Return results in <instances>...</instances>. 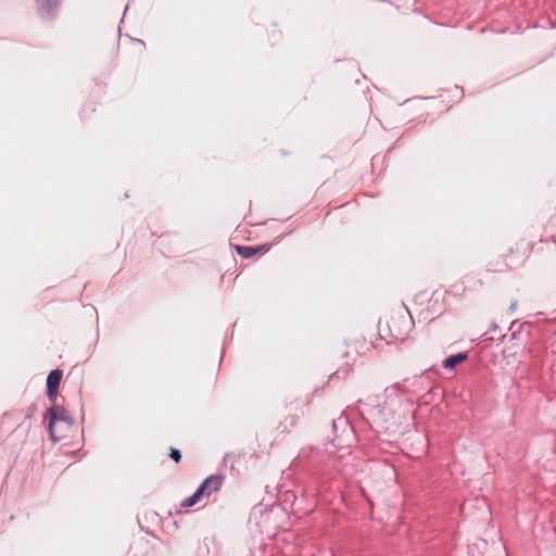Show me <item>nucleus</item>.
Wrapping results in <instances>:
<instances>
[{
	"mask_svg": "<svg viewBox=\"0 0 556 556\" xmlns=\"http://www.w3.org/2000/svg\"><path fill=\"white\" fill-rule=\"evenodd\" d=\"M169 457L175 462V463H179L180 459H181V453L178 448H175V447H172L170 448V454H169Z\"/></svg>",
	"mask_w": 556,
	"mask_h": 556,
	"instance_id": "nucleus-10",
	"label": "nucleus"
},
{
	"mask_svg": "<svg viewBox=\"0 0 556 556\" xmlns=\"http://www.w3.org/2000/svg\"><path fill=\"white\" fill-rule=\"evenodd\" d=\"M201 497H203L201 493L198 490H195V492L192 495L185 498L180 505L181 507L185 508L192 507L200 501Z\"/></svg>",
	"mask_w": 556,
	"mask_h": 556,
	"instance_id": "nucleus-9",
	"label": "nucleus"
},
{
	"mask_svg": "<svg viewBox=\"0 0 556 556\" xmlns=\"http://www.w3.org/2000/svg\"><path fill=\"white\" fill-rule=\"evenodd\" d=\"M516 307H517V301H514V302L510 304V306H509V308H508V312H509V313H514V312H515V309H516Z\"/></svg>",
	"mask_w": 556,
	"mask_h": 556,
	"instance_id": "nucleus-11",
	"label": "nucleus"
},
{
	"mask_svg": "<svg viewBox=\"0 0 556 556\" xmlns=\"http://www.w3.org/2000/svg\"><path fill=\"white\" fill-rule=\"evenodd\" d=\"M353 412L357 413L356 409L350 410L348 408L346 412H342V414L332 421L333 438L326 447L329 460L336 462L343 459L345 455H350V448L356 442V434L350 421V417L348 416V413L351 414Z\"/></svg>",
	"mask_w": 556,
	"mask_h": 556,
	"instance_id": "nucleus-2",
	"label": "nucleus"
},
{
	"mask_svg": "<svg viewBox=\"0 0 556 556\" xmlns=\"http://www.w3.org/2000/svg\"><path fill=\"white\" fill-rule=\"evenodd\" d=\"M61 0H35L36 13L45 21L53 20L59 10Z\"/></svg>",
	"mask_w": 556,
	"mask_h": 556,
	"instance_id": "nucleus-4",
	"label": "nucleus"
},
{
	"mask_svg": "<svg viewBox=\"0 0 556 556\" xmlns=\"http://www.w3.org/2000/svg\"><path fill=\"white\" fill-rule=\"evenodd\" d=\"M331 469H333V470H336V471H339V470H340V468H339L337 465H332V466H331Z\"/></svg>",
	"mask_w": 556,
	"mask_h": 556,
	"instance_id": "nucleus-12",
	"label": "nucleus"
},
{
	"mask_svg": "<svg viewBox=\"0 0 556 556\" xmlns=\"http://www.w3.org/2000/svg\"><path fill=\"white\" fill-rule=\"evenodd\" d=\"M45 420H48V431L51 440L59 442L65 438V434H58L56 428L60 426L66 430H71L75 420L70 412L62 405H52L45 413Z\"/></svg>",
	"mask_w": 556,
	"mask_h": 556,
	"instance_id": "nucleus-3",
	"label": "nucleus"
},
{
	"mask_svg": "<svg viewBox=\"0 0 556 556\" xmlns=\"http://www.w3.org/2000/svg\"><path fill=\"white\" fill-rule=\"evenodd\" d=\"M223 481L224 477L222 475H211L202 481L197 490L202 496L208 497L222 488Z\"/></svg>",
	"mask_w": 556,
	"mask_h": 556,
	"instance_id": "nucleus-5",
	"label": "nucleus"
},
{
	"mask_svg": "<svg viewBox=\"0 0 556 556\" xmlns=\"http://www.w3.org/2000/svg\"><path fill=\"white\" fill-rule=\"evenodd\" d=\"M63 371L61 369H53L47 377V396L50 400H55L59 394V386L62 380Z\"/></svg>",
	"mask_w": 556,
	"mask_h": 556,
	"instance_id": "nucleus-6",
	"label": "nucleus"
},
{
	"mask_svg": "<svg viewBox=\"0 0 556 556\" xmlns=\"http://www.w3.org/2000/svg\"><path fill=\"white\" fill-rule=\"evenodd\" d=\"M263 247H251V245H236V252L243 258H251L254 256Z\"/></svg>",
	"mask_w": 556,
	"mask_h": 556,
	"instance_id": "nucleus-8",
	"label": "nucleus"
},
{
	"mask_svg": "<svg viewBox=\"0 0 556 556\" xmlns=\"http://www.w3.org/2000/svg\"><path fill=\"white\" fill-rule=\"evenodd\" d=\"M468 358V354L460 352L452 354L442 362V366L445 369H454L458 364L465 362Z\"/></svg>",
	"mask_w": 556,
	"mask_h": 556,
	"instance_id": "nucleus-7",
	"label": "nucleus"
},
{
	"mask_svg": "<svg viewBox=\"0 0 556 556\" xmlns=\"http://www.w3.org/2000/svg\"><path fill=\"white\" fill-rule=\"evenodd\" d=\"M349 409H356L363 420L371 428H377V431L394 430L414 414L413 401L397 384L386 388L380 395L358 400L357 404L350 406Z\"/></svg>",
	"mask_w": 556,
	"mask_h": 556,
	"instance_id": "nucleus-1",
	"label": "nucleus"
}]
</instances>
